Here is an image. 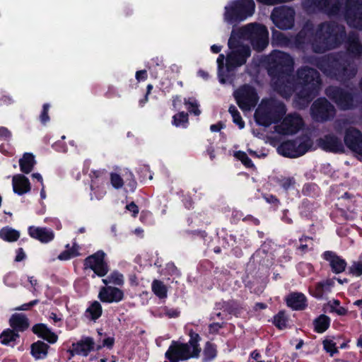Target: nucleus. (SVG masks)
<instances>
[{
    "label": "nucleus",
    "instance_id": "f257e3e1",
    "mask_svg": "<svg viewBox=\"0 0 362 362\" xmlns=\"http://www.w3.org/2000/svg\"><path fill=\"white\" fill-rule=\"evenodd\" d=\"M346 53H329L316 57L313 63L327 78L339 82L349 81L356 76L358 69L353 59L359 58L362 55V44L358 35L351 32L348 36L346 35Z\"/></svg>",
    "mask_w": 362,
    "mask_h": 362
},
{
    "label": "nucleus",
    "instance_id": "f03ea898",
    "mask_svg": "<svg viewBox=\"0 0 362 362\" xmlns=\"http://www.w3.org/2000/svg\"><path fill=\"white\" fill-rule=\"evenodd\" d=\"M345 37V27L334 21L320 23L315 31L306 25L292 37V46L303 50L310 45L315 53L322 54L339 47Z\"/></svg>",
    "mask_w": 362,
    "mask_h": 362
},
{
    "label": "nucleus",
    "instance_id": "7ed1b4c3",
    "mask_svg": "<svg viewBox=\"0 0 362 362\" xmlns=\"http://www.w3.org/2000/svg\"><path fill=\"white\" fill-rule=\"evenodd\" d=\"M321 84L322 80L317 70L308 66L298 68L296 75V85L298 91L293 98L295 107L298 110L307 108L318 95Z\"/></svg>",
    "mask_w": 362,
    "mask_h": 362
},
{
    "label": "nucleus",
    "instance_id": "20e7f679",
    "mask_svg": "<svg viewBox=\"0 0 362 362\" xmlns=\"http://www.w3.org/2000/svg\"><path fill=\"white\" fill-rule=\"evenodd\" d=\"M189 339L187 342H181L180 340H173L165 353L164 362L186 361L191 358H198L202 349L199 342L202 339L200 335L192 329L188 332Z\"/></svg>",
    "mask_w": 362,
    "mask_h": 362
},
{
    "label": "nucleus",
    "instance_id": "39448f33",
    "mask_svg": "<svg viewBox=\"0 0 362 362\" xmlns=\"http://www.w3.org/2000/svg\"><path fill=\"white\" fill-rule=\"evenodd\" d=\"M286 110L283 102L272 99L262 100L255 112V119L259 125L268 127L272 124L279 123Z\"/></svg>",
    "mask_w": 362,
    "mask_h": 362
},
{
    "label": "nucleus",
    "instance_id": "423d86ee",
    "mask_svg": "<svg viewBox=\"0 0 362 362\" xmlns=\"http://www.w3.org/2000/svg\"><path fill=\"white\" fill-rule=\"evenodd\" d=\"M293 59L289 54L275 50L268 57V74L272 80L290 76L293 70Z\"/></svg>",
    "mask_w": 362,
    "mask_h": 362
},
{
    "label": "nucleus",
    "instance_id": "0eeeda50",
    "mask_svg": "<svg viewBox=\"0 0 362 362\" xmlns=\"http://www.w3.org/2000/svg\"><path fill=\"white\" fill-rule=\"evenodd\" d=\"M255 9L253 0H235L230 6L225 7V19L230 23L240 22L251 16Z\"/></svg>",
    "mask_w": 362,
    "mask_h": 362
},
{
    "label": "nucleus",
    "instance_id": "6e6552de",
    "mask_svg": "<svg viewBox=\"0 0 362 362\" xmlns=\"http://www.w3.org/2000/svg\"><path fill=\"white\" fill-rule=\"evenodd\" d=\"M313 141L308 136L297 137L282 142L278 147V152L286 158H298L309 151Z\"/></svg>",
    "mask_w": 362,
    "mask_h": 362
},
{
    "label": "nucleus",
    "instance_id": "1a4fd4ad",
    "mask_svg": "<svg viewBox=\"0 0 362 362\" xmlns=\"http://www.w3.org/2000/svg\"><path fill=\"white\" fill-rule=\"evenodd\" d=\"M336 114L334 106L325 97L316 99L310 107L313 119L318 122L332 120Z\"/></svg>",
    "mask_w": 362,
    "mask_h": 362
},
{
    "label": "nucleus",
    "instance_id": "9d476101",
    "mask_svg": "<svg viewBox=\"0 0 362 362\" xmlns=\"http://www.w3.org/2000/svg\"><path fill=\"white\" fill-rule=\"evenodd\" d=\"M302 6L308 13L324 12L337 15L341 10V4L339 0H303Z\"/></svg>",
    "mask_w": 362,
    "mask_h": 362
},
{
    "label": "nucleus",
    "instance_id": "9b49d317",
    "mask_svg": "<svg viewBox=\"0 0 362 362\" xmlns=\"http://www.w3.org/2000/svg\"><path fill=\"white\" fill-rule=\"evenodd\" d=\"M325 94L340 110H347L354 107V94L349 90L330 86L325 89Z\"/></svg>",
    "mask_w": 362,
    "mask_h": 362
},
{
    "label": "nucleus",
    "instance_id": "f8f14e48",
    "mask_svg": "<svg viewBox=\"0 0 362 362\" xmlns=\"http://www.w3.org/2000/svg\"><path fill=\"white\" fill-rule=\"evenodd\" d=\"M296 12L293 8L281 6L273 9L271 19L280 30L291 29L294 25Z\"/></svg>",
    "mask_w": 362,
    "mask_h": 362
},
{
    "label": "nucleus",
    "instance_id": "ddd939ff",
    "mask_svg": "<svg viewBox=\"0 0 362 362\" xmlns=\"http://www.w3.org/2000/svg\"><path fill=\"white\" fill-rule=\"evenodd\" d=\"M233 95L238 105L243 111H248L255 107L259 100L255 88L247 84L236 90Z\"/></svg>",
    "mask_w": 362,
    "mask_h": 362
},
{
    "label": "nucleus",
    "instance_id": "4468645a",
    "mask_svg": "<svg viewBox=\"0 0 362 362\" xmlns=\"http://www.w3.org/2000/svg\"><path fill=\"white\" fill-rule=\"evenodd\" d=\"M245 31L251 38L252 47L257 51L264 50L269 44L268 32L264 25L250 23L245 27Z\"/></svg>",
    "mask_w": 362,
    "mask_h": 362
},
{
    "label": "nucleus",
    "instance_id": "2eb2a0df",
    "mask_svg": "<svg viewBox=\"0 0 362 362\" xmlns=\"http://www.w3.org/2000/svg\"><path fill=\"white\" fill-rule=\"evenodd\" d=\"M106 254L103 250H98L85 258L83 261V269H90L93 271L95 276L103 277L107 275L109 272V266L105 261Z\"/></svg>",
    "mask_w": 362,
    "mask_h": 362
},
{
    "label": "nucleus",
    "instance_id": "dca6fc26",
    "mask_svg": "<svg viewBox=\"0 0 362 362\" xmlns=\"http://www.w3.org/2000/svg\"><path fill=\"white\" fill-rule=\"evenodd\" d=\"M344 17L348 23L362 29V0H345Z\"/></svg>",
    "mask_w": 362,
    "mask_h": 362
},
{
    "label": "nucleus",
    "instance_id": "f3484780",
    "mask_svg": "<svg viewBox=\"0 0 362 362\" xmlns=\"http://www.w3.org/2000/svg\"><path fill=\"white\" fill-rule=\"evenodd\" d=\"M304 125L301 116L297 113L288 114L281 123L276 127V131L281 135H293L296 134Z\"/></svg>",
    "mask_w": 362,
    "mask_h": 362
},
{
    "label": "nucleus",
    "instance_id": "a211bd4d",
    "mask_svg": "<svg viewBox=\"0 0 362 362\" xmlns=\"http://www.w3.org/2000/svg\"><path fill=\"white\" fill-rule=\"evenodd\" d=\"M250 55L251 49L248 45L241 46L239 49L232 50L226 57V70L231 71L244 65Z\"/></svg>",
    "mask_w": 362,
    "mask_h": 362
},
{
    "label": "nucleus",
    "instance_id": "6ab92c4d",
    "mask_svg": "<svg viewBox=\"0 0 362 362\" xmlns=\"http://www.w3.org/2000/svg\"><path fill=\"white\" fill-rule=\"evenodd\" d=\"M344 142L349 150L362 156V132L359 129L353 127L346 128Z\"/></svg>",
    "mask_w": 362,
    "mask_h": 362
},
{
    "label": "nucleus",
    "instance_id": "aec40b11",
    "mask_svg": "<svg viewBox=\"0 0 362 362\" xmlns=\"http://www.w3.org/2000/svg\"><path fill=\"white\" fill-rule=\"evenodd\" d=\"M320 148L326 152L341 153L344 152V144L338 136L333 134H325L317 140Z\"/></svg>",
    "mask_w": 362,
    "mask_h": 362
},
{
    "label": "nucleus",
    "instance_id": "412c9836",
    "mask_svg": "<svg viewBox=\"0 0 362 362\" xmlns=\"http://www.w3.org/2000/svg\"><path fill=\"white\" fill-rule=\"evenodd\" d=\"M321 257L328 262L331 271L334 274H339L345 271L347 262L342 257L338 255L337 252L327 250L322 254Z\"/></svg>",
    "mask_w": 362,
    "mask_h": 362
},
{
    "label": "nucleus",
    "instance_id": "4be33fe9",
    "mask_svg": "<svg viewBox=\"0 0 362 362\" xmlns=\"http://www.w3.org/2000/svg\"><path fill=\"white\" fill-rule=\"evenodd\" d=\"M98 297L103 303H119L124 299V293L117 287L105 286L100 288Z\"/></svg>",
    "mask_w": 362,
    "mask_h": 362
},
{
    "label": "nucleus",
    "instance_id": "5701e85b",
    "mask_svg": "<svg viewBox=\"0 0 362 362\" xmlns=\"http://www.w3.org/2000/svg\"><path fill=\"white\" fill-rule=\"evenodd\" d=\"M71 346L72 349L68 351L71 356L79 355L86 357L92 351L95 350L94 340L90 337H83Z\"/></svg>",
    "mask_w": 362,
    "mask_h": 362
},
{
    "label": "nucleus",
    "instance_id": "b1692460",
    "mask_svg": "<svg viewBox=\"0 0 362 362\" xmlns=\"http://www.w3.org/2000/svg\"><path fill=\"white\" fill-rule=\"evenodd\" d=\"M28 233L31 238L39 240L42 243H49L54 238L53 230L47 228L31 226L28 227Z\"/></svg>",
    "mask_w": 362,
    "mask_h": 362
},
{
    "label": "nucleus",
    "instance_id": "393cba45",
    "mask_svg": "<svg viewBox=\"0 0 362 362\" xmlns=\"http://www.w3.org/2000/svg\"><path fill=\"white\" fill-rule=\"evenodd\" d=\"M274 90L284 98H289L293 93V88L289 76L275 78L272 80Z\"/></svg>",
    "mask_w": 362,
    "mask_h": 362
},
{
    "label": "nucleus",
    "instance_id": "a878e982",
    "mask_svg": "<svg viewBox=\"0 0 362 362\" xmlns=\"http://www.w3.org/2000/svg\"><path fill=\"white\" fill-rule=\"evenodd\" d=\"M31 330L37 337L44 339L49 344H54L57 341L58 336L46 324L37 323L32 327Z\"/></svg>",
    "mask_w": 362,
    "mask_h": 362
},
{
    "label": "nucleus",
    "instance_id": "bb28decb",
    "mask_svg": "<svg viewBox=\"0 0 362 362\" xmlns=\"http://www.w3.org/2000/svg\"><path fill=\"white\" fill-rule=\"evenodd\" d=\"M13 190L18 195H23L30 191V182L27 177L23 174H17L12 179Z\"/></svg>",
    "mask_w": 362,
    "mask_h": 362
},
{
    "label": "nucleus",
    "instance_id": "cd10ccee",
    "mask_svg": "<svg viewBox=\"0 0 362 362\" xmlns=\"http://www.w3.org/2000/svg\"><path fill=\"white\" fill-rule=\"evenodd\" d=\"M334 283L330 279L317 282L314 286L309 288L310 295L317 299H322L331 291Z\"/></svg>",
    "mask_w": 362,
    "mask_h": 362
},
{
    "label": "nucleus",
    "instance_id": "c85d7f7f",
    "mask_svg": "<svg viewBox=\"0 0 362 362\" xmlns=\"http://www.w3.org/2000/svg\"><path fill=\"white\" fill-rule=\"evenodd\" d=\"M286 302L287 306L294 310H303L308 305L305 296L298 292L291 293L287 296Z\"/></svg>",
    "mask_w": 362,
    "mask_h": 362
},
{
    "label": "nucleus",
    "instance_id": "c756f323",
    "mask_svg": "<svg viewBox=\"0 0 362 362\" xmlns=\"http://www.w3.org/2000/svg\"><path fill=\"white\" fill-rule=\"evenodd\" d=\"M9 325L17 333L23 332L30 326L28 318L24 314L15 313L9 319Z\"/></svg>",
    "mask_w": 362,
    "mask_h": 362
},
{
    "label": "nucleus",
    "instance_id": "7c9ffc66",
    "mask_svg": "<svg viewBox=\"0 0 362 362\" xmlns=\"http://www.w3.org/2000/svg\"><path fill=\"white\" fill-rule=\"evenodd\" d=\"M49 346L38 340L30 346V354L35 360L44 359L47 356Z\"/></svg>",
    "mask_w": 362,
    "mask_h": 362
},
{
    "label": "nucleus",
    "instance_id": "2f4dec72",
    "mask_svg": "<svg viewBox=\"0 0 362 362\" xmlns=\"http://www.w3.org/2000/svg\"><path fill=\"white\" fill-rule=\"evenodd\" d=\"M36 164L35 156L32 153H24L19 159L20 170L25 174H29Z\"/></svg>",
    "mask_w": 362,
    "mask_h": 362
},
{
    "label": "nucleus",
    "instance_id": "473e14b6",
    "mask_svg": "<svg viewBox=\"0 0 362 362\" xmlns=\"http://www.w3.org/2000/svg\"><path fill=\"white\" fill-rule=\"evenodd\" d=\"M330 323V317L325 314H321L313 322V330L316 333L322 334L329 329Z\"/></svg>",
    "mask_w": 362,
    "mask_h": 362
},
{
    "label": "nucleus",
    "instance_id": "72a5a7b5",
    "mask_svg": "<svg viewBox=\"0 0 362 362\" xmlns=\"http://www.w3.org/2000/svg\"><path fill=\"white\" fill-rule=\"evenodd\" d=\"M21 233L10 226H4L0 229V238L8 243L17 241L20 238Z\"/></svg>",
    "mask_w": 362,
    "mask_h": 362
},
{
    "label": "nucleus",
    "instance_id": "f704fd0d",
    "mask_svg": "<svg viewBox=\"0 0 362 362\" xmlns=\"http://www.w3.org/2000/svg\"><path fill=\"white\" fill-rule=\"evenodd\" d=\"M216 307L217 308L223 310L224 312L235 316H238L240 312V307L239 304L233 300L218 303H216Z\"/></svg>",
    "mask_w": 362,
    "mask_h": 362
},
{
    "label": "nucleus",
    "instance_id": "c9c22d12",
    "mask_svg": "<svg viewBox=\"0 0 362 362\" xmlns=\"http://www.w3.org/2000/svg\"><path fill=\"white\" fill-rule=\"evenodd\" d=\"M85 314L89 320L95 322L103 314V308L100 303L97 300L92 302L86 310Z\"/></svg>",
    "mask_w": 362,
    "mask_h": 362
},
{
    "label": "nucleus",
    "instance_id": "e433bc0d",
    "mask_svg": "<svg viewBox=\"0 0 362 362\" xmlns=\"http://www.w3.org/2000/svg\"><path fill=\"white\" fill-rule=\"evenodd\" d=\"M218 355L217 345L211 341H206L203 349V362H211Z\"/></svg>",
    "mask_w": 362,
    "mask_h": 362
},
{
    "label": "nucleus",
    "instance_id": "4c0bfd02",
    "mask_svg": "<svg viewBox=\"0 0 362 362\" xmlns=\"http://www.w3.org/2000/svg\"><path fill=\"white\" fill-rule=\"evenodd\" d=\"M105 286L113 284L115 286H122L124 284V276L117 270L113 271L105 279H102Z\"/></svg>",
    "mask_w": 362,
    "mask_h": 362
},
{
    "label": "nucleus",
    "instance_id": "58836bf2",
    "mask_svg": "<svg viewBox=\"0 0 362 362\" xmlns=\"http://www.w3.org/2000/svg\"><path fill=\"white\" fill-rule=\"evenodd\" d=\"M19 338L18 333L12 329L7 328L0 334V343L5 346H9L11 342H14Z\"/></svg>",
    "mask_w": 362,
    "mask_h": 362
},
{
    "label": "nucleus",
    "instance_id": "ea45409f",
    "mask_svg": "<svg viewBox=\"0 0 362 362\" xmlns=\"http://www.w3.org/2000/svg\"><path fill=\"white\" fill-rule=\"evenodd\" d=\"M300 245L296 248V253L303 255L313 248V238L307 235H302L299 238Z\"/></svg>",
    "mask_w": 362,
    "mask_h": 362
},
{
    "label": "nucleus",
    "instance_id": "a19ab883",
    "mask_svg": "<svg viewBox=\"0 0 362 362\" xmlns=\"http://www.w3.org/2000/svg\"><path fill=\"white\" fill-rule=\"evenodd\" d=\"M274 182L281 187L284 191L288 192L290 189H293L296 187V180L293 177H276Z\"/></svg>",
    "mask_w": 362,
    "mask_h": 362
},
{
    "label": "nucleus",
    "instance_id": "79ce46f5",
    "mask_svg": "<svg viewBox=\"0 0 362 362\" xmlns=\"http://www.w3.org/2000/svg\"><path fill=\"white\" fill-rule=\"evenodd\" d=\"M315 209V202L308 199H303L299 206V214L300 216L309 218Z\"/></svg>",
    "mask_w": 362,
    "mask_h": 362
},
{
    "label": "nucleus",
    "instance_id": "37998d69",
    "mask_svg": "<svg viewBox=\"0 0 362 362\" xmlns=\"http://www.w3.org/2000/svg\"><path fill=\"white\" fill-rule=\"evenodd\" d=\"M151 289L153 293L160 299H163L167 297L168 289L163 281L155 279L151 284Z\"/></svg>",
    "mask_w": 362,
    "mask_h": 362
},
{
    "label": "nucleus",
    "instance_id": "c03bdc74",
    "mask_svg": "<svg viewBox=\"0 0 362 362\" xmlns=\"http://www.w3.org/2000/svg\"><path fill=\"white\" fill-rule=\"evenodd\" d=\"M288 317L284 310H280L274 316L272 323L280 330H283L287 327Z\"/></svg>",
    "mask_w": 362,
    "mask_h": 362
},
{
    "label": "nucleus",
    "instance_id": "a18cd8bd",
    "mask_svg": "<svg viewBox=\"0 0 362 362\" xmlns=\"http://www.w3.org/2000/svg\"><path fill=\"white\" fill-rule=\"evenodd\" d=\"M320 187L314 182H308L303 185L302 194L304 196L315 197L320 194Z\"/></svg>",
    "mask_w": 362,
    "mask_h": 362
},
{
    "label": "nucleus",
    "instance_id": "49530a36",
    "mask_svg": "<svg viewBox=\"0 0 362 362\" xmlns=\"http://www.w3.org/2000/svg\"><path fill=\"white\" fill-rule=\"evenodd\" d=\"M205 217L204 214H194L191 217H189L187 219V222L189 226H192L194 228V226H203L204 223L206 225L210 224V222L206 220L204 221Z\"/></svg>",
    "mask_w": 362,
    "mask_h": 362
},
{
    "label": "nucleus",
    "instance_id": "de8ad7c7",
    "mask_svg": "<svg viewBox=\"0 0 362 362\" xmlns=\"http://www.w3.org/2000/svg\"><path fill=\"white\" fill-rule=\"evenodd\" d=\"M228 112L233 117V122L238 126L240 129L245 127V122L243 121L240 112L234 105H230Z\"/></svg>",
    "mask_w": 362,
    "mask_h": 362
},
{
    "label": "nucleus",
    "instance_id": "09e8293b",
    "mask_svg": "<svg viewBox=\"0 0 362 362\" xmlns=\"http://www.w3.org/2000/svg\"><path fill=\"white\" fill-rule=\"evenodd\" d=\"M172 123L175 127L182 126L186 127L189 123L188 114L185 112H180L173 117Z\"/></svg>",
    "mask_w": 362,
    "mask_h": 362
},
{
    "label": "nucleus",
    "instance_id": "8fccbe9b",
    "mask_svg": "<svg viewBox=\"0 0 362 362\" xmlns=\"http://www.w3.org/2000/svg\"><path fill=\"white\" fill-rule=\"evenodd\" d=\"M80 253L78 252V247H76V245H74L72 247L62 251L58 255V259L62 261H66L78 257Z\"/></svg>",
    "mask_w": 362,
    "mask_h": 362
},
{
    "label": "nucleus",
    "instance_id": "3c124183",
    "mask_svg": "<svg viewBox=\"0 0 362 362\" xmlns=\"http://www.w3.org/2000/svg\"><path fill=\"white\" fill-rule=\"evenodd\" d=\"M235 157L239 160L243 165L247 168H255V165L252 160L248 157L247 153L242 151L235 152Z\"/></svg>",
    "mask_w": 362,
    "mask_h": 362
},
{
    "label": "nucleus",
    "instance_id": "603ef678",
    "mask_svg": "<svg viewBox=\"0 0 362 362\" xmlns=\"http://www.w3.org/2000/svg\"><path fill=\"white\" fill-rule=\"evenodd\" d=\"M185 104L187 105V110L195 116H199L201 114V111L199 109V104L196 99L189 98L188 100L185 99Z\"/></svg>",
    "mask_w": 362,
    "mask_h": 362
},
{
    "label": "nucleus",
    "instance_id": "864d4df0",
    "mask_svg": "<svg viewBox=\"0 0 362 362\" xmlns=\"http://www.w3.org/2000/svg\"><path fill=\"white\" fill-rule=\"evenodd\" d=\"M185 234L191 238L192 239H205V238L207 236V233L206 232V230L202 229L185 230Z\"/></svg>",
    "mask_w": 362,
    "mask_h": 362
},
{
    "label": "nucleus",
    "instance_id": "5fc2aeb1",
    "mask_svg": "<svg viewBox=\"0 0 362 362\" xmlns=\"http://www.w3.org/2000/svg\"><path fill=\"white\" fill-rule=\"evenodd\" d=\"M323 348L326 352L329 353L330 356H333L335 354L339 353L336 343L330 339H325L322 342Z\"/></svg>",
    "mask_w": 362,
    "mask_h": 362
},
{
    "label": "nucleus",
    "instance_id": "6e6d98bb",
    "mask_svg": "<svg viewBox=\"0 0 362 362\" xmlns=\"http://www.w3.org/2000/svg\"><path fill=\"white\" fill-rule=\"evenodd\" d=\"M110 182L115 189H120L124 185V180L121 176L116 173H110Z\"/></svg>",
    "mask_w": 362,
    "mask_h": 362
},
{
    "label": "nucleus",
    "instance_id": "4d7b16f0",
    "mask_svg": "<svg viewBox=\"0 0 362 362\" xmlns=\"http://www.w3.org/2000/svg\"><path fill=\"white\" fill-rule=\"evenodd\" d=\"M349 273L356 276L362 275V261L354 262L349 268Z\"/></svg>",
    "mask_w": 362,
    "mask_h": 362
},
{
    "label": "nucleus",
    "instance_id": "13d9d810",
    "mask_svg": "<svg viewBox=\"0 0 362 362\" xmlns=\"http://www.w3.org/2000/svg\"><path fill=\"white\" fill-rule=\"evenodd\" d=\"M105 174L103 170H91L90 177L91 178L90 190L94 192L96 187V180L100 178Z\"/></svg>",
    "mask_w": 362,
    "mask_h": 362
},
{
    "label": "nucleus",
    "instance_id": "bf43d9fd",
    "mask_svg": "<svg viewBox=\"0 0 362 362\" xmlns=\"http://www.w3.org/2000/svg\"><path fill=\"white\" fill-rule=\"evenodd\" d=\"M115 344V338L113 337H107L103 340L102 344L97 345L95 346V351H100L103 347L111 350Z\"/></svg>",
    "mask_w": 362,
    "mask_h": 362
},
{
    "label": "nucleus",
    "instance_id": "052dcab7",
    "mask_svg": "<svg viewBox=\"0 0 362 362\" xmlns=\"http://www.w3.org/2000/svg\"><path fill=\"white\" fill-rule=\"evenodd\" d=\"M228 46L229 49L232 50L239 49L241 46H247V45L243 44L238 37L234 36L233 35H231L230 37L228 39Z\"/></svg>",
    "mask_w": 362,
    "mask_h": 362
},
{
    "label": "nucleus",
    "instance_id": "680f3d73",
    "mask_svg": "<svg viewBox=\"0 0 362 362\" xmlns=\"http://www.w3.org/2000/svg\"><path fill=\"white\" fill-rule=\"evenodd\" d=\"M273 35L276 36V40L279 44L283 45H292V38L288 37L285 34L282 33H277L275 35V33H274Z\"/></svg>",
    "mask_w": 362,
    "mask_h": 362
},
{
    "label": "nucleus",
    "instance_id": "e2e57ef3",
    "mask_svg": "<svg viewBox=\"0 0 362 362\" xmlns=\"http://www.w3.org/2000/svg\"><path fill=\"white\" fill-rule=\"evenodd\" d=\"M49 107L50 105L48 103H45L42 105V110L40 115V120L43 124H45L49 121V117L48 115Z\"/></svg>",
    "mask_w": 362,
    "mask_h": 362
},
{
    "label": "nucleus",
    "instance_id": "0e129e2a",
    "mask_svg": "<svg viewBox=\"0 0 362 362\" xmlns=\"http://www.w3.org/2000/svg\"><path fill=\"white\" fill-rule=\"evenodd\" d=\"M163 310L165 315L169 318H176L180 315V311L177 308H169L168 307H165Z\"/></svg>",
    "mask_w": 362,
    "mask_h": 362
},
{
    "label": "nucleus",
    "instance_id": "69168bd1",
    "mask_svg": "<svg viewBox=\"0 0 362 362\" xmlns=\"http://www.w3.org/2000/svg\"><path fill=\"white\" fill-rule=\"evenodd\" d=\"M263 197L267 203L273 204L274 206H278L281 203L280 200L272 194H265Z\"/></svg>",
    "mask_w": 362,
    "mask_h": 362
},
{
    "label": "nucleus",
    "instance_id": "338daca9",
    "mask_svg": "<svg viewBox=\"0 0 362 362\" xmlns=\"http://www.w3.org/2000/svg\"><path fill=\"white\" fill-rule=\"evenodd\" d=\"M243 218H244V214L242 211L234 210L232 211L230 223L237 224L240 220H243Z\"/></svg>",
    "mask_w": 362,
    "mask_h": 362
},
{
    "label": "nucleus",
    "instance_id": "774afa93",
    "mask_svg": "<svg viewBox=\"0 0 362 362\" xmlns=\"http://www.w3.org/2000/svg\"><path fill=\"white\" fill-rule=\"evenodd\" d=\"M225 323L213 322L209 325V332L210 334H218L219 329L224 327Z\"/></svg>",
    "mask_w": 362,
    "mask_h": 362
}]
</instances>
